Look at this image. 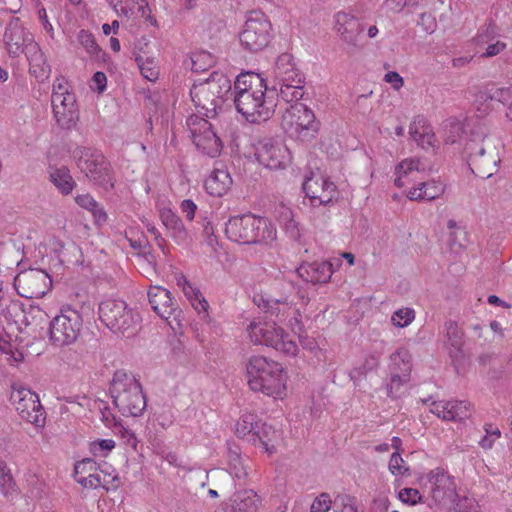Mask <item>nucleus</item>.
Here are the masks:
<instances>
[{
  "instance_id": "6ab92c4d",
  "label": "nucleus",
  "mask_w": 512,
  "mask_h": 512,
  "mask_svg": "<svg viewBox=\"0 0 512 512\" xmlns=\"http://www.w3.org/2000/svg\"><path fill=\"white\" fill-rule=\"evenodd\" d=\"M50 276L41 269H28L17 274L14 287L18 294L27 299L43 297L51 286Z\"/></svg>"
},
{
  "instance_id": "a18cd8bd",
  "label": "nucleus",
  "mask_w": 512,
  "mask_h": 512,
  "mask_svg": "<svg viewBox=\"0 0 512 512\" xmlns=\"http://www.w3.org/2000/svg\"><path fill=\"white\" fill-rule=\"evenodd\" d=\"M115 448V441L112 439H101L90 443L89 450L94 456L105 457Z\"/></svg>"
},
{
  "instance_id": "7c9ffc66",
  "label": "nucleus",
  "mask_w": 512,
  "mask_h": 512,
  "mask_svg": "<svg viewBox=\"0 0 512 512\" xmlns=\"http://www.w3.org/2000/svg\"><path fill=\"white\" fill-rule=\"evenodd\" d=\"M47 174L49 181L62 195L71 194L77 185L70 170L65 165L58 166L50 164L47 167Z\"/></svg>"
},
{
  "instance_id": "37998d69",
  "label": "nucleus",
  "mask_w": 512,
  "mask_h": 512,
  "mask_svg": "<svg viewBox=\"0 0 512 512\" xmlns=\"http://www.w3.org/2000/svg\"><path fill=\"white\" fill-rule=\"evenodd\" d=\"M455 512H480L478 502L475 498L458 495V498L452 503Z\"/></svg>"
},
{
  "instance_id": "a878e982",
  "label": "nucleus",
  "mask_w": 512,
  "mask_h": 512,
  "mask_svg": "<svg viewBox=\"0 0 512 512\" xmlns=\"http://www.w3.org/2000/svg\"><path fill=\"white\" fill-rule=\"evenodd\" d=\"M273 73L274 89L283 83H300V78H304L289 53H283L277 58Z\"/></svg>"
},
{
  "instance_id": "79ce46f5",
  "label": "nucleus",
  "mask_w": 512,
  "mask_h": 512,
  "mask_svg": "<svg viewBox=\"0 0 512 512\" xmlns=\"http://www.w3.org/2000/svg\"><path fill=\"white\" fill-rule=\"evenodd\" d=\"M411 376H403L389 373L388 382L386 384L387 394L390 397H398L402 388L409 383Z\"/></svg>"
},
{
  "instance_id": "ddd939ff",
  "label": "nucleus",
  "mask_w": 512,
  "mask_h": 512,
  "mask_svg": "<svg viewBox=\"0 0 512 512\" xmlns=\"http://www.w3.org/2000/svg\"><path fill=\"white\" fill-rule=\"evenodd\" d=\"M271 37L272 25L267 16L259 10L248 12L239 33L241 46L249 52H258L269 44Z\"/></svg>"
},
{
  "instance_id": "f03ea898",
  "label": "nucleus",
  "mask_w": 512,
  "mask_h": 512,
  "mask_svg": "<svg viewBox=\"0 0 512 512\" xmlns=\"http://www.w3.org/2000/svg\"><path fill=\"white\" fill-rule=\"evenodd\" d=\"M246 370L251 390L274 398L282 397L286 390V375L281 364L263 356H252Z\"/></svg>"
},
{
  "instance_id": "aec40b11",
  "label": "nucleus",
  "mask_w": 512,
  "mask_h": 512,
  "mask_svg": "<svg viewBox=\"0 0 512 512\" xmlns=\"http://www.w3.org/2000/svg\"><path fill=\"white\" fill-rule=\"evenodd\" d=\"M302 188L314 208L327 206L337 198L336 185L321 175L306 176Z\"/></svg>"
},
{
  "instance_id": "c756f323",
  "label": "nucleus",
  "mask_w": 512,
  "mask_h": 512,
  "mask_svg": "<svg viewBox=\"0 0 512 512\" xmlns=\"http://www.w3.org/2000/svg\"><path fill=\"white\" fill-rule=\"evenodd\" d=\"M148 299L152 309L163 319H168L174 311V303L170 291L152 286L148 290Z\"/></svg>"
},
{
  "instance_id": "39448f33",
  "label": "nucleus",
  "mask_w": 512,
  "mask_h": 512,
  "mask_svg": "<svg viewBox=\"0 0 512 512\" xmlns=\"http://www.w3.org/2000/svg\"><path fill=\"white\" fill-rule=\"evenodd\" d=\"M500 141L484 131L474 132L466 143L468 163L473 173L481 178H490L500 163Z\"/></svg>"
},
{
  "instance_id": "3c124183",
  "label": "nucleus",
  "mask_w": 512,
  "mask_h": 512,
  "mask_svg": "<svg viewBox=\"0 0 512 512\" xmlns=\"http://www.w3.org/2000/svg\"><path fill=\"white\" fill-rule=\"evenodd\" d=\"M96 463L90 459L85 458L75 464L74 467V477L77 481V478L85 477L88 473H92L93 471H97Z\"/></svg>"
},
{
  "instance_id": "9d476101",
  "label": "nucleus",
  "mask_w": 512,
  "mask_h": 512,
  "mask_svg": "<svg viewBox=\"0 0 512 512\" xmlns=\"http://www.w3.org/2000/svg\"><path fill=\"white\" fill-rule=\"evenodd\" d=\"M51 106L56 124L65 130L74 128L79 120V109L74 93L64 77H57L52 85Z\"/></svg>"
},
{
  "instance_id": "4be33fe9",
  "label": "nucleus",
  "mask_w": 512,
  "mask_h": 512,
  "mask_svg": "<svg viewBox=\"0 0 512 512\" xmlns=\"http://www.w3.org/2000/svg\"><path fill=\"white\" fill-rule=\"evenodd\" d=\"M335 29L341 40L347 45L360 48L361 35L364 31L363 23L354 15L346 12H338L335 15Z\"/></svg>"
},
{
  "instance_id": "1a4fd4ad",
  "label": "nucleus",
  "mask_w": 512,
  "mask_h": 512,
  "mask_svg": "<svg viewBox=\"0 0 512 512\" xmlns=\"http://www.w3.org/2000/svg\"><path fill=\"white\" fill-rule=\"evenodd\" d=\"M246 332L250 342L255 345H265L290 356L298 352L296 342L274 321L253 320Z\"/></svg>"
},
{
  "instance_id": "ea45409f",
  "label": "nucleus",
  "mask_w": 512,
  "mask_h": 512,
  "mask_svg": "<svg viewBox=\"0 0 512 512\" xmlns=\"http://www.w3.org/2000/svg\"><path fill=\"white\" fill-rule=\"evenodd\" d=\"M464 134L463 124L456 119H449L444 124L443 140L445 144L458 143Z\"/></svg>"
},
{
  "instance_id": "423d86ee",
  "label": "nucleus",
  "mask_w": 512,
  "mask_h": 512,
  "mask_svg": "<svg viewBox=\"0 0 512 512\" xmlns=\"http://www.w3.org/2000/svg\"><path fill=\"white\" fill-rule=\"evenodd\" d=\"M225 233L228 239L239 244L267 243L276 239L273 225L266 218L253 214L230 218Z\"/></svg>"
},
{
  "instance_id": "9b49d317",
  "label": "nucleus",
  "mask_w": 512,
  "mask_h": 512,
  "mask_svg": "<svg viewBox=\"0 0 512 512\" xmlns=\"http://www.w3.org/2000/svg\"><path fill=\"white\" fill-rule=\"evenodd\" d=\"M83 328L79 311L64 307L49 323L48 339L57 348L69 346L77 341Z\"/></svg>"
},
{
  "instance_id": "e2e57ef3",
  "label": "nucleus",
  "mask_w": 512,
  "mask_h": 512,
  "mask_svg": "<svg viewBox=\"0 0 512 512\" xmlns=\"http://www.w3.org/2000/svg\"><path fill=\"white\" fill-rule=\"evenodd\" d=\"M418 24L423 26L424 30L427 33H432L436 28L435 18L431 14H428V13H422L420 15Z\"/></svg>"
},
{
  "instance_id": "e433bc0d",
  "label": "nucleus",
  "mask_w": 512,
  "mask_h": 512,
  "mask_svg": "<svg viewBox=\"0 0 512 512\" xmlns=\"http://www.w3.org/2000/svg\"><path fill=\"white\" fill-rule=\"evenodd\" d=\"M305 78H300V83H283L277 85L279 97L286 103L296 104L305 94L304 92Z\"/></svg>"
},
{
  "instance_id": "412c9836",
  "label": "nucleus",
  "mask_w": 512,
  "mask_h": 512,
  "mask_svg": "<svg viewBox=\"0 0 512 512\" xmlns=\"http://www.w3.org/2000/svg\"><path fill=\"white\" fill-rule=\"evenodd\" d=\"M255 155L259 163L271 170L285 169L291 161L288 148L272 139L259 142Z\"/></svg>"
},
{
  "instance_id": "a19ab883",
  "label": "nucleus",
  "mask_w": 512,
  "mask_h": 512,
  "mask_svg": "<svg viewBox=\"0 0 512 512\" xmlns=\"http://www.w3.org/2000/svg\"><path fill=\"white\" fill-rule=\"evenodd\" d=\"M0 491L6 498L13 497L17 493L11 471L3 461H0Z\"/></svg>"
},
{
  "instance_id": "7ed1b4c3",
  "label": "nucleus",
  "mask_w": 512,
  "mask_h": 512,
  "mask_svg": "<svg viewBox=\"0 0 512 512\" xmlns=\"http://www.w3.org/2000/svg\"><path fill=\"white\" fill-rule=\"evenodd\" d=\"M5 49L10 57L17 58L25 54L30 64V73L44 76V55L34 40L33 34L23 26L19 18H13L5 28L3 35Z\"/></svg>"
},
{
  "instance_id": "72a5a7b5",
  "label": "nucleus",
  "mask_w": 512,
  "mask_h": 512,
  "mask_svg": "<svg viewBox=\"0 0 512 512\" xmlns=\"http://www.w3.org/2000/svg\"><path fill=\"white\" fill-rule=\"evenodd\" d=\"M160 218L163 225L170 231L171 237L177 243H183L188 237L187 230L178 215L171 209L164 208L160 211Z\"/></svg>"
},
{
  "instance_id": "09e8293b",
  "label": "nucleus",
  "mask_w": 512,
  "mask_h": 512,
  "mask_svg": "<svg viewBox=\"0 0 512 512\" xmlns=\"http://www.w3.org/2000/svg\"><path fill=\"white\" fill-rule=\"evenodd\" d=\"M398 498L401 502L409 505H416L423 502V497L418 489L403 488L398 492Z\"/></svg>"
},
{
  "instance_id": "69168bd1",
  "label": "nucleus",
  "mask_w": 512,
  "mask_h": 512,
  "mask_svg": "<svg viewBox=\"0 0 512 512\" xmlns=\"http://www.w3.org/2000/svg\"><path fill=\"white\" fill-rule=\"evenodd\" d=\"M384 80L391 84L395 90H399L403 86V78L399 75V73L394 71L388 72L385 75Z\"/></svg>"
},
{
  "instance_id": "f8f14e48",
  "label": "nucleus",
  "mask_w": 512,
  "mask_h": 512,
  "mask_svg": "<svg viewBox=\"0 0 512 512\" xmlns=\"http://www.w3.org/2000/svg\"><path fill=\"white\" fill-rule=\"evenodd\" d=\"M73 157L77 167L90 181L106 190L113 188L112 169L102 153L87 147H77Z\"/></svg>"
},
{
  "instance_id": "bb28decb",
  "label": "nucleus",
  "mask_w": 512,
  "mask_h": 512,
  "mask_svg": "<svg viewBox=\"0 0 512 512\" xmlns=\"http://www.w3.org/2000/svg\"><path fill=\"white\" fill-rule=\"evenodd\" d=\"M297 273L306 282L327 283L333 274V265L326 261L304 263L297 269Z\"/></svg>"
},
{
  "instance_id": "58836bf2",
  "label": "nucleus",
  "mask_w": 512,
  "mask_h": 512,
  "mask_svg": "<svg viewBox=\"0 0 512 512\" xmlns=\"http://www.w3.org/2000/svg\"><path fill=\"white\" fill-rule=\"evenodd\" d=\"M258 420L255 414H243L235 425L236 435L240 438H247L250 441V438L254 435Z\"/></svg>"
},
{
  "instance_id": "2f4dec72",
  "label": "nucleus",
  "mask_w": 512,
  "mask_h": 512,
  "mask_svg": "<svg viewBox=\"0 0 512 512\" xmlns=\"http://www.w3.org/2000/svg\"><path fill=\"white\" fill-rule=\"evenodd\" d=\"M233 181L229 172L224 167H215L205 180V189L208 194L221 197L231 188Z\"/></svg>"
},
{
  "instance_id": "0eeeda50",
  "label": "nucleus",
  "mask_w": 512,
  "mask_h": 512,
  "mask_svg": "<svg viewBox=\"0 0 512 512\" xmlns=\"http://www.w3.org/2000/svg\"><path fill=\"white\" fill-rule=\"evenodd\" d=\"M98 314L100 321L114 334L127 337L135 333L140 322L139 314L121 299L102 301Z\"/></svg>"
},
{
  "instance_id": "f257e3e1",
  "label": "nucleus",
  "mask_w": 512,
  "mask_h": 512,
  "mask_svg": "<svg viewBox=\"0 0 512 512\" xmlns=\"http://www.w3.org/2000/svg\"><path fill=\"white\" fill-rule=\"evenodd\" d=\"M263 78L255 73H242L234 82V103L237 111L250 123L269 120L276 108L273 98L266 95Z\"/></svg>"
},
{
  "instance_id": "c03bdc74",
  "label": "nucleus",
  "mask_w": 512,
  "mask_h": 512,
  "mask_svg": "<svg viewBox=\"0 0 512 512\" xmlns=\"http://www.w3.org/2000/svg\"><path fill=\"white\" fill-rule=\"evenodd\" d=\"M415 318V312L411 308H402L395 311L391 317L393 325L403 328L408 326Z\"/></svg>"
},
{
  "instance_id": "680f3d73",
  "label": "nucleus",
  "mask_w": 512,
  "mask_h": 512,
  "mask_svg": "<svg viewBox=\"0 0 512 512\" xmlns=\"http://www.w3.org/2000/svg\"><path fill=\"white\" fill-rule=\"evenodd\" d=\"M181 212L185 215L188 221H192L195 217L197 205L190 199H185L180 205Z\"/></svg>"
},
{
  "instance_id": "4d7b16f0",
  "label": "nucleus",
  "mask_w": 512,
  "mask_h": 512,
  "mask_svg": "<svg viewBox=\"0 0 512 512\" xmlns=\"http://www.w3.org/2000/svg\"><path fill=\"white\" fill-rule=\"evenodd\" d=\"M77 483H79L84 488H92L96 489L98 487H102L101 484V473L97 471H93L92 473H88L87 476L81 478H77Z\"/></svg>"
},
{
  "instance_id": "b1692460",
  "label": "nucleus",
  "mask_w": 512,
  "mask_h": 512,
  "mask_svg": "<svg viewBox=\"0 0 512 512\" xmlns=\"http://www.w3.org/2000/svg\"><path fill=\"white\" fill-rule=\"evenodd\" d=\"M430 412L445 421H461L470 417L471 407L466 401H437L431 404Z\"/></svg>"
},
{
  "instance_id": "0e129e2a",
  "label": "nucleus",
  "mask_w": 512,
  "mask_h": 512,
  "mask_svg": "<svg viewBox=\"0 0 512 512\" xmlns=\"http://www.w3.org/2000/svg\"><path fill=\"white\" fill-rule=\"evenodd\" d=\"M120 434H121V438L123 439V441L126 445L130 446L133 449H136L137 444H138V439L132 430L121 427Z\"/></svg>"
},
{
  "instance_id": "603ef678",
  "label": "nucleus",
  "mask_w": 512,
  "mask_h": 512,
  "mask_svg": "<svg viewBox=\"0 0 512 512\" xmlns=\"http://www.w3.org/2000/svg\"><path fill=\"white\" fill-rule=\"evenodd\" d=\"M78 41L89 54H95L99 50V47L95 42L94 36L89 31L81 30L78 33Z\"/></svg>"
},
{
  "instance_id": "473e14b6",
  "label": "nucleus",
  "mask_w": 512,
  "mask_h": 512,
  "mask_svg": "<svg viewBox=\"0 0 512 512\" xmlns=\"http://www.w3.org/2000/svg\"><path fill=\"white\" fill-rule=\"evenodd\" d=\"M445 191V185L438 180L420 183L407 192V197L413 201H431L439 198Z\"/></svg>"
},
{
  "instance_id": "8fccbe9b",
  "label": "nucleus",
  "mask_w": 512,
  "mask_h": 512,
  "mask_svg": "<svg viewBox=\"0 0 512 512\" xmlns=\"http://www.w3.org/2000/svg\"><path fill=\"white\" fill-rule=\"evenodd\" d=\"M388 469L394 476H403L409 469L404 465V460L399 452H394L389 460Z\"/></svg>"
},
{
  "instance_id": "774afa93",
  "label": "nucleus",
  "mask_w": 512,
  "mask_h": 512,
  "mask_svg": "<svg viewBox=\"0 0 512 512\" xmlns=\"http://www.w3.org/2000/svg\"><path fill=\"white\" fill-rule=\"evenodd\" d=\"M100 411L102 415L101 420L103 421V423L108 427L112 426L115 423V416L110 411V408L107 405L103 404V408L100 407Z\"/></svg>"
},
{
  "instance_id": "6e6d98bb",
  "label": "nucleus",
  "mask_w": 512,
  "mask_h": 512,
  "mask_svg": "<svg viewBox=\"0 0 512 512\" xmlns=\"http://www.w3.org/2000/svg\"><path fill=\"white\" fill-rule=\"evenodd\" d=\"M419 164L420 161L416 158L405 159L396 166L395 174L406 176L414 170H419Z\"/></svg>"
},
{
  "instance_id": "49530a36",
  "label": "nucleus",
  "mask_w": 512,
  "mask_h": 512,
  "mask_svg": "<svg viewBox=\"0 0 512 512\" xmlns=\"http://www.w3.org/2000/svg\"><path fill=\"white\" fill-rule=\"evenodd\" d=\"M448 343L455 349L460 350L463 344V333L455 322L446 324Z\"/></svg>"
},
{
  "instance_id": "dca6fc26",
  "label": "nucleus",
  "mask_w": 512,
  "mask_h": 512,
  "mask_svg": "<svg viewBox=\"0 0 512 512\" xmlns=\"http://www.w3.org/2000/svg\"><path fill=\"white\" fill-rule=\"evenodd\" d=\"M186 124L191 133V138L198 150L211 158L220 155L222 142L212 130V125L206 119L191 115Z\"/></svg>"
},
{
  "instance_id": "5701e85b",
  "label": "nucleus",
  "mask_w": 512,
  "mask_h": 512,
  "mask_svg": "<svg viewBox=\"0 0 512 512\" xmlns=\"http://www.w3.org/2000/svg\"><path fill=\"white\" fill-rule=\"evenodd\" d=\"M512 99L511 87H498L489 83L481 87L474 96V106L481 115L487 114L490 110V102L498 101L505 104Z\"/></svg>"
},
{
  "instance_id": "f704fd0d",
  "label": "nucleus",
  "mask_w": 512,
  "mask_h": 512,
  "mask_svg": "<svg viewBox=\"0 0 512 512\" xmlns=\"http://www.w3.org/2000/svg\"><path fill=\"white\" fill-rule=\"evenodd\" d=\"M249 459H243L237 446H229L227 450V465L230 475L243 480L248 476Z\"/></svg>"
},
{
  "instance_id": "6e6552de",
  "label": "nucleus",
  "mask_w": 512,
  "mask_h": 512,
  "mask_svg": "<svg viewBox=\"0 0 512 512\" xmlns=\"http://www.w3.org/2000/svg\"><path fill=\"white\" fill-rule=\"evenodd\" d=\"M231 88V80L225 74L213 72L205 81L195 83L190 95L195 106L205 110L208 116V113H215L221 107Z\"/></svg>"
},
{
  "instance_id": "4468645a",
  "label": "nucleus",
  "mask_w": 512,
  "mask_h": 512,
  "mask_svg": "<svg viewBox=\"0 0 512 512\" xmlns=\"http://www.w3.org/2000/svg\"><path fill=\"white\" fill-rule=\"evenodd\" d=\"M281 124L286 133L302 140L314 138L320 128L313 111L302 103L292 104L287 108Z\"/></svg>"
},
{
  "instance_id": "20e7f679",
  "label": "nucleus",
  "mask_w": 512,
  "mask_h": 512,
  "mask_svg": "<svg viewBox=\"0 0 512 512\" xmlns=\"http://www.w3.org/2000/svg\"><path fill=\"white\" fill-rule=\"evenodd\" d=\"M113 403L123 416L139 417L147 402L141 383L131 373L117 370L109 388Z\"/></svg>"
},
{
  "instance_id": "c85d7f7f",
  "label": "nucleus",
  "mask_w": 512,
  "mask_h": 512,
  "mask_svg": "<svg viewBox=\"0 0 512 512\" xmlns=\"http://www.w3.org/2000/svg\"><path fill=\"white\" fill-rule=\"evenodd\" d=\"M255 428L254 435L250 438V441L254 445L263 447L266 453L273 454L276 451L277 444L281 440V432L261 420H258Z\"/></svg>"
},
{
  "instance_id": "a211bd4d",
  "label": "nucleus",
  "mask_w": 512,
  "mask_h": 512,
  "mask_svg": "<svg viewBox=\"0 0 512 512\" xmlns=\"http://www.w3.org/2000/svg\"><path fill=\"white\" fill-rule=\"evenodd\" d=\"M253 302L266 314L274 316L278 322L288 320L292 330L300 329V312L295 308L287 297L275 298L266 294H255Z\"/></svg>"
},
{
  "instance_id": "864d4df0",
  "label": "nucleus",
  "mask_w": 512,
  "mask_h": 512,
  "mask_svg": "<svg viewBox=\"0 0 512 512\" xmlns=\"http://www.w3.org/2000/svg\"><path fill=\"white\" fill-rule=\"evenodd\" d=\"M98 472L101 473V484L105 490H116L119 487L120 479L117 474L99 468Z\"/></svg>"
},
{
  "instance_id": "338daca9",
  "label": "nucleus",
  "mask_w": 512,
  "mask_h": 512,
  "mask_svg": "<svg viewBox=\"0 0 512 512\" xmlns=\"http://www.w3.org/2000/svg\"><path fill=\"white\" fill-rule=\"evenodd\" d=\"M138 4V13L141 17L145 18L151 24H155L156 20L151 16V10L148 6V2L146 0H140Z\"/></svg>"
},
{
  "instance_id": "de8ad7c7",
  "label": "nucleus",
  "mask_w": 512,
  "mask_h": 512,
  "mask_svg": "<svg viewBox=\"0 0 512 512\" xmlns=\"http://www.w3.org/2000/svg\"><path fill=\"white\" fill-rule=\"evenodd\" d=\"M497 36L496 28L494 25H487L482 27L475 37V42L478 46H484L494 42Z\"/></svg>"
},
{
  "instance_id": "4c0bfd02",
  "label": "nucleus",
  "mask_w": 512,
  "mask_h": 512,
  "mask_svg": "<svg viewBox=\"0 0 512 512\" xmlns=\"http://www.w3.org/2000/svg\"><path fill=\"white\" fill-rule=\"evenodd\" d=\"M75 201L80 207L90 211L98 222L107 220L103 207L90 194H79L75 197Z\"/></svg>"
},
{
  "instance_id": "052dcab7",
  "label": "nucleus",
  "mask_w": 512,
  "mask_h": 512,
  "mask_svg": "<svg viewBox=\"0 0 512 512\" xmlns=\"http://www.w3.org/2000/svg\"><path fill=\"white\" fill-rule=\"evenodd\" d=\"M189 302L198 314L202 313L204 317L207 316L209 304L201 292L193 299L189 300Z\"/></svg>"
},
{
  "instance_id": "2eb2a0df",
  "label": "nucleus",
  "mask_w": 512,
  "mask_h": 512,
  "mask_svg": "<svg viewBox=\"0 0 512 512\" xmlns=\"http://www.w3.org/2000/svg\"><path fill=\"white\" fill-rule=\"evenodd\" d=\"M421 480H425L429 496L437 506L449 507L458 498L456 478L441 467L430 470Z\"/></svg>"
},
{
  "instance_id": "c9c22d12",
  "label": "nucleus",
  "mask_w": 512,
  "mask_h": 512,
  "mask_svg": "<svg viewBox=\"0 0 512 512\" xmlns=\"http://www.w3.org/2000/svg\"><path fill=\"white\" fill-rule=\"evenodd\" d=\"M389 373L405 376H411L412 362L409 351L405 348H399L390 355L388 366Z\"/></svg>"
},
{
  "instance_id": "13d9d810",
  "label": "nucleus",
  "mask_w": 512,
  "mask_h": 512,
  "mask_svg": "<svg viewBox=\"0 0 512 512\" xmlns=\"http://www.w3.org/2000/svg\"><path fill=\"white\" fill-rule=\"evenodd\" d=\"M279 221L286 230L292 232L296 229V222L293 219V212L290 208L282 206L279 210Z\"/></svg>"
},
{
  "instance_id": "393cba45",
  "label": "nucleus",
  "mask_w": 512,
  "mask_h": 512,
  "mask_svg": "<svg viewBox=\"0 0 512 512\" xmlns=\"http://www.w3.org/2000/svg\"><path fill=\"white\" fill-rule=\"evenodd\" d=\"M258 503L259 498L253 490H241L223 502L215 512H255Z\"/></svg>"
},
{
  "instance_id": "f3484780",
  "label": "nucleus",
  "mask_w": 512,
  "mask_h": 512,
  "mask_svg": "<svg viewBox=\"0 0 512 512\" xmlns=\"http://www.w3.org/2000/svg\"><path fill=\"white\" fill-rule=\"evenodd\" d=\"M11 401L23 420L36 427H44L46 413L40 403L39 396L35 392L25 387H14L11 393Z\"/></svg>"
},
{
  "instance_id": "5fc2aeb1",
  "label": "nucleus",
  "mask_w": 512,
  "mask_h": 512,
  "mask_svg": "<svg viewBox=\"0 0 512 512\" xmlns=\"http://www.w3.org/2000/svg\"><path fill=\"white\" fill-rule=\"evenodd\" d=\"M332 504L331 497L328 493L323 492L314 499L311 504V512H327L330 510Z\"/></svg>"
},
{
  "instance_id": "cd10ccee",
  "label": "nucleus",
  "mask_w": 512,
  "mask_h": 512,
  "mask_svg": "<svg viewBox=\"0 0 512 512\" xmlns=\"http://www.w3.org/2000/svg\"><path fill=\"white\" fill-rule=\"evenodd\" d=\"M409 134L422 149L433 148L436 142L435 133L428 120L423 116H416L409 126Z\"/></svg>"
},
{
  "instance_id": "bf43d9fd",
  "label": "nucleus",
  "mask_w": 512,
  "mask_h": 512,
  "mask_svg": "<svg viewBox=\"0 0 512 512\" xmlns=\"http://www.w3.org/2000/svg\"><path fill=\"white\" fill-rule=\"evenodd\" d=\"M506 48V43L495 40L492 43L486 45L485 51L481 54L483 58H490L498 55Z\"/></svg>"
}]
</instances>
